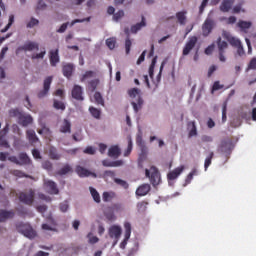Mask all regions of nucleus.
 <instances>
[{
	"instance_id": "obj_1",
	"label": "nucleus",
	"mask_w": 256,
	"mask_h": 256,
	"mask_svg": "<svg viewBox=\"0 0 256 256\" xmlns=\"http://www.w3.org/2000/svg\"><path fill=\"white\" fill-rule=\"evenodd\" d=\"M128 96L131 99V105L137 113L139 109H141V106L143 105V98L141 97V89L139 88H130L128 90Z\"/></svg>"
},
{
	"instance_id": "obj_2",
	"label": "nucleus",
	"mask_w": 256,
	"mask_h": 256,
	"mask_svg": "<svg viewBox=\"0 0 256 256\" xmlns=\"http://www.w3.org/2000/svg\"><path fill=\"white\" fill-rule=\"evenodd\" d=\"M145 175L149 179L150 183H152L153 187H157V185L161 183V174L155 166L146 168Z\"/></svg>"
},
{
	"instance_id": "obj_3",
	"label": "nucleus",
	"mask_w": 256,
	"mask_h": 256,
	"mask_svg": "<svg viewBox=\"0 0 256 256\" xmlns=\"http://www.w3.org/2000/svg\"><path fill=\"white\" fill-rule=\"evenodd\" d=\"M16 229L19 233H22V235H24V237H27L28 239H35V237H37V232H35V230H33V227H31V225L29 224H25L23 222L18 223L16 225Z\"/></svg>"
},
{
	"instance_id": "obj_4",
	"label": "nucleus",
	"mask_w": 256,
	"mask_h": 256,
	"mask_svg": "<svg viewBox=\"0 0 256 256\" xmlns=\"http://www.w3.org/2000/svg\"><path fill=\"white\" fill-rule=\"evenodd\" d=\"M8 161H10L11 163H15V165H31V158H29V156L27 155V153H20L17 156H9L8 157Z\"/></svg>"
},
{
	"instance_id": "obj_5",
	"label": "nucleus",
	"mask_w": 256,
	"mask_h": 256,
	"mask_svg": "<svg viewBox=\"0 0 256 256\" xmlns=\"http://www.w3.org/2000/svg\"><path fill=\"white\" fill-rule=\"evenodd\" d=\"M213 15V11H211L206 18L203 26H202V33L204 37H207L211 31H213V27H215V20L211 17Z\"/></svg>"
},
{
	"instance_id": "obj_6",
	"label": "nucleus",
	"mask_w": 256,
	"mask_h": 256,
	"mask_svg": "<svg viewBox=\"0 0 256 256\" xmlns=\"http://www.w3.org/2000/svg\"><path fill=\"white\" fill-rule=\"evenodd\" d=\"M51 83H53V76H48L44 79L43 89L38 93L39 99H45L49 95V90L51 89Z\"/></svg>"
},
{
	"instance_id": "obj_7",
	"label": "nucleus",
	"mask_w": 256,
	"mask_h": 256,
	"mask_svg": "<svg viewBox=\"0 0 256 256\" xmlns=\"http://www.w3.org/2000/svg\"><path fill=\"white\" fill-rule=\"evenodd\" d=\"M197 36H191L188 38V41L186 42L183 50H182V55L184 57H187V55H189V53H191V51H193V49H195V46L197 45Z\"/></svg>"
},
{
	"instance_id": "obj_8",
	"label": "nucleus",
	"mask_w": 256,
	"mask_h": 256,
	"mask_svg": "<svg viewBox=\"0 0 256 256\" xmlns=\"http://www.w3.org/2000/svg\"><path fill=\"white\" fill-rule=\"evenodd\" d=\"M218 51H219V61L225 63L227 58L225 57V50L229 47V44L226 41H223L221 37L217 39Z\"/></svg>"
},
{
	"instance_id": "obj_9",
	"label": "nucleus",
	"mask_w": 256,
	"mask_h": 256,
	"mask_svg": "<svg viewBox=\"0 0 256 256\" xmlns=\"http://www.w3.org/2000/svg\"><path fill=\"white\" fill-rule=\"evenodd\" d=\"M222 37L224 39H227L228 43H230V45H232V47H239L242 43L241 40L235 36H233V34H231V32H227V31H223L222 32Z\"/></svg>"
},
{
	"instance_id": "obj_10",
	"label": "nucleus",
	"mask_w": 256,
	"mask_h": 256,
	"mask_svg": "<svg viewBox=\"0 0 256 256\" xmlns=\"http://www.w3.org/2000/svg\"><path fill=\"white\" fill-rule=\"evenodd\" d=\"M0 128H1V122H0ZM9 133V123H6L5 127L0 131V147H5L6 149H9V142L5 140V135Z\"/></svg>"
},
{
	"instance_id": "obj_11",
	"label": "nucleus",
	"mask_w": 256,
	"mask_h": 256,
	"mask_svg": "<svg viewBox=\"0 0 256 256\" xmlns=\"http://www.w3.org/2000/svg\"><path fill=\"white\" fill-rule=\"evenodd\" d=\"M121 233H123V230L121 229V226L112 225L108 230V235L111 237V239H116V241L121 237Z\"/></svg>"
},
{
	"instance_id": "obj_12",
	"label": "nucleus",
	"mask_w": 256,
	"mask_h": 256,
	"mask_svg": "<svg viewBox=\"0 0 256 256\" xmlns=\"http://www.w3.org/2000/svg\"><path fill=\"white\" fill-rule=\"evenodd\" d=\"M183 171H185V166L181 165L178 166L176 169L172 170L170 173H168L167 177L169 185H171V181H175V179H177V177H179V175H181Z\"/></svg>"
},
{
	"instance_id": "obj_13",
	"label": "nucleus",
	"mask_w": 256,
	"mask_h": 256,
	"mask_svg": "<svg viewBox=\"0 0 256 256\" xmlns=\"http://www.w3.org/2000/svg\"><path fill=\"white\" fill-rule=\"evenodd\" d=\"M236 27H239L241 33H249V30L251 29V27H253V22L245 21V20H239L236 23Z\"/></svg>"
},
{
	"instance_id": "obj_14",
	"label": "nucleus",
	"mask_w": 256,
	"mask_h": 256,
	"mask_svg": "<svg viewBox=\"0 0 256 256\" xmlns=\"http://www.w3.org/2000/svg\"><path fill=\"white\" fill-rule=\"evenodd\" d=\"M34 199V193H21L19 195V200L21 201V203H25V205H33Z\"/></svg>"
},
{
	"instance_id": "obj_15",
	"label": "nucleus",
	"mask_w": 256,
	"mask_h": 256,
	"mask_svg": "<svg viewBox=\"0 0 256 256\" xmlns=\"http://www.w3.org/2000/svg\"><path fill=\"white\" fill-rule=\"evenodd\" d=\"M71 94L73 99H76V101H83L85 99L83 97V88L79 85H74Z\"/></svg>"
},
{
	"instance_id": "obj_16",
	"label": "nucleus",
	"mask_w": 256,
	"mask_h": 256,
	"mask_svg": "<svg viewBox=\"0 0 256 256\" xmlns=\"http://www.w3.org/2000/svg\"><path fill=\"white\" fill-rule=\"evenodd\" d=\"M18 125L22 127H29L33 123V117L31 115L23 114L17 120Z\"/></svg>"
},
{
	"instance_id": "obj_17",
	"label": "nucleus",
	"mask_w": 256,
	"mask_h": 256,
	"mask_svg": "<svg viewBox=\"0 0 256 256\" xmlns=\"http://www.w3.org/2000/svg\"><path fill=\"white\" fill-rule=\"evenodd\" d=\"M13 217H15V211L0 210V223H5L7 219H13Z\"/></svg>"
},
{
	"instance_id": "obj_18",
	"label": "nucleus",
	"mask_w": 256,
	"mask_h": 256,
	"mask_svg": "<svg viewBox=\"0 0 256 256\" xmlns=\"http://www.w3.org/2000/svg\"><path fill=\"white\" fill-rule=\"evenodd\" d=\"M188 137H197V123L195 121H190L187 124Z\"/></svg>"
},
{
	"instance_id": "obj_19",
	"label": "nucleus",
	"mask_w": 256,
	"mask_h": 256,
	"mask_svg": "<svg viewBox=\"0 0 256 256\" xmlns=\"http://www.w3.org/2000/svg\"><path fill=\"white\" fill-rule=\"evenodd\" d=\"M121 156V148H119L117 145L111 146L108 149V157H111L112 159H119Z\"/></svg>"
},
{
	"instance_id": "obj_20",
	"label": "nucleus",
	"mask_w": 256,
	"mask_h": 256,
	"mask_svg": "<svg viewBox=\"0 0 256 256\" xmlns=\"http://www.w3.org/2000/svg\"><path fill=\"white\" fill-rule=\"evenodd\" d=\"M76 173L79 175V177H97V174L90 172L81 166L76 167Z\"/></svg>"
},
{
	"instance_id": "obj_21",
	"label": "nucleus",
	"mask_w": 256,
	"mask_h": 256,
	"mask_svg": "<svg viewBox=\"0 0 256 256\" xmlns=\"http://www.w3.org/2000/svg\"><path fill=\"white\" fill-rule=\"evenodd\" d=\"M57 222L53 218H48V224H42L43 231H57Z\"/></svg>"
},
{
	"instance_id": "obj_22",
	"label": "nucleus",
	"mask_w": 256,
	"mask_h": 256,
	"mask_svg": "<svg viewBox=\"0 0 256 256\" xmlns=\"http://www.w3.org/2000/svg\"><path fill=\"white\" fill-rule=\"evenodd\" d=\"M234 3H235V0H223L220 5V11H222L223 13H229Z\"/></svg>"
},
{
	"instance_id": "obj_23",
	"label": "nucleus",
	"mask_w": 256,
	"mask_h": 256,
	"mask_svg": "<svg viewBox=\"0 0 256 256\" xmlns=\"http://www.w3.org/2000/svg\"><path fill=\"white\" fill-rule=\"evenodd\" d=\"M22 51H39L37 42H28L21 47Z\"/></svg>"
},
{
	"instance_id": "obj_24",
	"label": "nucleus",
	"mask_w": 256,
	"mask_h": 256,
	"mask_svg": "<svg viewBox=\"0 0 256 256\" xmlns=\"http://www.w3.org/2000/svg\"><path fill=\"white\" fill-rule=\"evenodd\" d=\"M59 63V49L50 52V64L52 67H56Z\"/></svg>"
},
{
	"instance_id": "obj_25",
	"label": "nucleus",
	"mask_w": 256,
	"mask_h": 256,
	"mask_svg": "<svg viewBox=\"0 0 256 256\" xmlns=\"http://www.w3.org/2000/svg\"><path fill=\"white\" fill-rule=\"evenodd\" d=\"M233 13L235 14H239V13H247V9H245V2L244 1H240L238 4H236L233 7Z\"/></svg>"
},
{
	"instance_id": "obj_26",
	"label": "nucleus",
	"mask_w": 256,
	"mask_h": 256,
	"mask_svg": "<svg viewBox=\"0 0 256 256\" xmlns=\"http://www.w3.org/2000/svg\"><path fill=\"white\" fill-rule=\"evenodd\" d=\"M60 133H71V122L64 119L60 126Z\"/></svg>"
},
{
	"instance_id": "obj_27",
	"label": "nucleus",
	"mask_w": 256,
	"mask_h": 256,
	"mask_svg": "<svg viewBox=\"0 0 256 256\" xmlns=\"http://www.w3.org/2000/svg\"><path fill=\"white\" fill-rule=\"evenodd\" d=\"M73 71H75V66H73V64H65L63 66L64 77H71V75H73Z\"/></svg>"
},
{
	"instance_id": "obj_28",
	"label": "nucleus",
	"mask_w": 256,
	"mask_h": 256,
	"mask_svg": "<svg viewBox=\"0 0 256 256\" xmlns=\"http://www.w3.org/2000/svg\"><path fill=\"white\" fill-rule=\"evenodd\" d=\"M195 175H198L197 168H193L192 171L187 175L182 187L189 185L193 181V177H195Z\"/></svg>"
},
{
	"instance_id": "obj_29",
	"label": "nucleus",
	"mask_w": 256,
	"mask_h": 256,
	"mask_svg": "<svg viewBox=\"0 0 256 256\" xmlns=\"http://www.w3.org/2000/svg\"><path fill=\"white\" fill-rule=\"evenodd\" d=\"M44 185L46 189H49V191H52L53 193H59V190L57 189V184L51 180H45Z\"/></svg>"
},
{
	"instance_id": "obj_30",
	"label": "nucleus",
	"mask_w": 256,
	"mask_h": 256,
	"mask_svg": "<svg viewBox=\"0 0 256 256\" xmlns=\"http://www.w3.org/2000/svg\"><path fill=\"white\" fill-rule=\"evenodd\" d=\"M26 137L31 143H37V141H39V138L37 137L35 130H27Z\"/></svg>"
},
{
	"instance_id": "obj_31",
	"label": "nucleus",
	"mask_w": 256,
	"mask_h": 256,
	"mask_svg": "<svg viewBox=\"0 0 256 256\" xmlns=\"http://www.w3.org/2000/svg\"><path fill=\"white\" fill-rule=\"evenodd\" d=\"M147 23L145 22V17H142V21L140 23L135 24L131 27V33H137L138 31H141L143 27H146Z\"/></svg>"
},
{
	"instance_id": "obj_32",
	"label": "nucleus",
	"mask_w": 256,
	"mask_h": 256,
	"mask_svg": "<svg viewBox=\"0 0 256 256\" xmlns=\"http://www.w3.org/2000/svg\"><path fill=\"white\" fill-rule=\"evenodd\" d=\"M177 20L180 23V25H186L187 24V12H178L176 14Z\"/></svg>"
},
{
	"instance_id": "obj_33",
	"label": "nucleus",
	"mask_w": 256,
	"mask_h": 256,
	"mask_svg": "<svg viewBox=\"0 0 256 256\" xmlns=\"http://www.w3.org/2000/svg\"><path fill=\"white\" fill-rule=\"evenodd\" d=\"M127 141H128V146L124 152V157H129V155H131V152L133 151V138H131V136H128Z\"/></svg>"
},
{
	"instance_id": "obj_34",
	"label": "nucleus",
	"mask_w": 256,
	"mask_h": 256,
	"mask_svg": "<svg viewBox=\"0 0 256 256\" xmlns=\"http://www.w3.org/2000/svg\"><path fill=\"white\" fill-rule=\"evenodd\" d=\"M94 102L97 103V105H102V107L105 106V100H103V96L99 92H95L93 96Z\"/></svg>"
},
{
	"instance_id": "obj_35",
	"label": "nucleus",
	"mask_w": 256,
	"mask_h": 256,
	"mask_svg": "<svg viewBox=\"0 0 256 256\" xmlns=\"http://www.w3.org/2000/svg\"><path fill=\"white\" fill-rule=\"evenodd\" d=\"M149 191H151V185L142 184L137 188L136 193H149Z\"/></svg>"
},
{
	"instance_id": "obj_36",
	"label": "nucleus",
	"mask_w": 256,
	"mask_h": 256,
	"mask_svg": "<svg viewBox=\"0 0 256 256\" xmlns=\"http://www.w3.org/2000/svg\"><path fill=\"white\" fill-rule=\"evenodd\" d=\"M49 157L56 161H59V159H61V155H59V153H57V148H55V147L50 148Z\"/></svg>"
},
{
	"instance_id": "obj_37",
	"label": "nucleus",
	"mask_w": 256,
	"mask_h": 256,
	"mask_svg": "<svg viewBox=\"0 0 256 256\" xmlns=\"http://www.w3.org/2000/svg\"><path fill=\"white\" fill-rule=\"evenodd\" d=\"M45 55H47L46 50H42L40 53H33L31 55V60L35 61V60H39V59H45Z\"/></svg>"
},
{
	"instance_id": "obj_38",
	"label": "nucleus",
	"mask_w": 256,
	"mask_h": 256,
	"mask_svg": "<svg viewBox=\"0 0 256 256\" xmlns=\"http://www.w3.org/2000/svg\"><path fill=\"white\" fill-rule=\"evenodd\" d=\"M89 112L91 113L92 117H94L95 119H100V117H101V110L91 106L89 108Z\"/></svg>"
},
{
	"instance_id": "obj_39",
	"label": "nucleus",
	"mask_w": 256,
	"mask_h": 256,
	"mask_svg": "<svg viewBox=\"0 0 256 256\" xmlns=\"http://www.w3.org/2000/svg\"><path fill=\"white\" fill-rule=\"evenodd\" d=\"M220 21H225L226 25H235L237 23V17L235 16H230L228 18H221Z\"/></svg>"
},
{
	"instance_id": "obj_40",
	"label": "nucleus",
	"mask_w": 256,
	"mask_h": 256,
	"mask_svg": "<svg viewBox=\"0 0 256 256\" xmlns=\"http://www.w3.org/2000/svg\"><path fill=\"white\" fill-rule=\"evenodd\" d=\"M124 229H125L124 237H126V239H131V223L125 222Z\"/></svg>"
},
{
	"instance_id": "obj_41",
	"label": "nucleus",
	"mask_w": 256,
	"mask_h": 256,
	"mask_svg": "<svg viewBox=\"0 0 256 256\" xmlns=\"http://www.w3.org/2000/svg\"><path fill=\"white\" fill-rule=\"evenodd\" d=\"M155 65H157V56L152 59V63L149 67V77L153 79V73L155 71Z\"/></svg>"
},
{
	"instance_id": "obj_42",
	"label": "nucleus",
	"mask_w": 256,
	"mask_h": 256,
	"mask_svg": "<svg viewBox=\"0 0 256 256\" xmlns=\"http://www.w3.org/2000/svg\"><path fill=\"white\" fill-rule=\"evenodd\" d=\"M136 143L139 145V147H145V143L143 142V132H141V129H139V132L136 136Z\"/></svg>"
},
{
	"instance_id": "obj_43",
	"label": "nucleus",
	"mask_w": 256,
	"mask_h": 256,
	"mask_svg": "<svg viewBox=\"0 0 256 256\" xmlns=\"http://www.w3.org/2000/svg\"><path fill=\"white\" fill-rule=\"evenodd\" d=\"M95 77V72L87 71L81 78V81H89V79H93Z\"/></svg>"
},
{
	"instance_id": "obj_44",
	"label": "nucleus",
	"mask_w": 256,
	"mask_h": 256,
	"mask_svg": "<svg viewBox=\"0 0 256 256\" xmlns=\"http://www.w3.org/2000/svg\"><path fill=\"white\" fill-rule=\"evenodd\" d=\"M22 114H23V112H21L19 109H11V110H9V116L10 117H16L17 121L21 117Z\"/></svg>"
},
{
	"instance_id": "obj_45",
	"label": "nucleus",
	"mask_w": 256,
	"mask_h": 256,
	"mask_svg": "<svg viewBox=\"0 0 256 256\" xmlns=\"http://www.w3.org/2000/svg\"><path fill=\"white\" fill-rule=\"evenodd\" d=\"M87 238L90 245H95V243H99V238L97 236H93V233L91 232L88 233Z\"/></svg>"
},
{
	"instance_id": "obj_46",
	"label": "nucleus",
	"mask_w": 256,
	"mask_h": 256,
	"mask_svg": "<svg viewBox=\"0 0 256 256\" xmlns=\"http://www.w3.org/2000/svg\"><path fill=\"white\" fill-rule=\"evenodd\" d=\"M125 17V12L123 10H119L118 12L114 13L113 15V21L119 22L121 21V18Z\"/></svg>"
},
{
	"instance_id": "obj_47",
	"label": "nucleus",
	"mask_w": 256,
	"mask_h": 256,
	"mask_svg": "<svg viewBox=\"0 0 256 256\" xmlns=\"http://www.w3.org/2000/svg\"><path fill=\"white\" fill-rule=\"evenodd\" d=\"M11 131H12V133H14V135H18L19 137H21V135H23V132H21V128H19V125H17V124H13L11 126Z\"/></svg>"
},
{
	"instance_id": "obj_48",
	"label": "nucleus",
	"mask_w": 256,
	"mask_h": 256,
	"mask_svg": "<svg viewBox=\"0 0 256 256\" xmlns=\"http://www.w3.org/2000/svg\"><path fill=\"white\" fill-rule=\"evenodd\" d=\"M11 173L12 175H14V177H18L19 179L23 177H30L29 175L25 174V172L21 170H13Z\"/></svg>"
},
{
	"instance_id": "obj_49",
	"label": "nucleus",
	"mask_w": 256,
	"mask_h": 256,
	"mask_svg": "<svg viewBox=\"0 0 256 256\" xmlns=\"http://www.w3.org/2000/svg\"><path fill=\"white\" fill-rule=\"evenodd\" d=\"M71 171H73V168H71L69 165H65L59 170V175H67L68 173H71Z\"/></svg>"
},
{
	"instance_id": "obj_50",
	"label": "nucleus",
	"mask_w": 256,
	"mask_h": 256,
	"mask_svg": "<svg viewBox=\"0 0 256 256\" xmlns=\"http://www.w3.org/2000/svg\"><path fill=\"white\" fill-rule=\"evenodd\" d=\"M37 25H39V21L36 18H31L26 27L28 29H33V27H37Z\"/></svg>"
},
{
	"instance_id": "obj_51",
	"label": "nucleus",
	"mask_w": 256,
	"mask_h": 256,
	"mask_svg": "<svg viewBox=\"0 0 256 256\" xmlns=\"http://www.w3.org/2000/svg\"><path fill=\"white\" fill-rule=\"evenodd\" d=\"M213 152H211L209 154V156L205 159V163H204V169L205 171H207V169H209V166L211 165V161L213 159Z\"/></svg>"
},
{
	"instance_id": "obj_52",
	"label": "nucleus",
	"mask_w": 256,
	"mask_h": 256,
	"mask_svg": "<svg viewBox=\"0 0 256 256\" xmlns=\"http://www.w3.org/2000/svg\"><path fill=\"white\" fill-rule=\"evenodd\" d=\"M53 105L56 109H60L61 111H65V104L62 101L54 100Z\"/></svg>"
},
{
	"instance_id": "obj_53",
	"label": "nucleus",
	"mask_w": 256,
	"mask_h": 256,
	"mask_svg": "<svg viewBox=\"0 0 256 256\" xmlns=\"http://www.w3.org/2000/svg\"><path fill=\"white\" fill-rule=\"evenodd\" d=\"M229 147H231V144H229V142H223L220 147L221 153H227L229 151Z\"/></svg>"
},
{
	"instance_id": "obj_54",
	"label": "nucleus",
	"mask_w": 256,
	"mask_h": 256,
	"mask_svg": "<svg viewBox=\"0 0 256 256\" xmlns=\"http://www.w3.org/2000/svg\"><path fill=\"white\" fill-rule=\"evenodd\" d=\"M42 167H43V169H46L47 171H51L53 169V164L51 163V161L46 160L42 163Z\"/></svg>"
},
{
	"instance_id": "obj_55",
	"label": "nucleus",
	"mask_w": 256,
	"mask_h": 256,
	"mask_svg": "<svg viewBox=\"0 0 256 256\" xmlns=\"http://www.w3.org/2000/svg\"><path fill=\"white\" fill-rule=\"evenodd\" d=\"M131 45H132L131 40H129V38H127L126 41H125L126 55H129V53H131Z\"/></svg>"
},
{
	"instance_id": "obj_56",
	"label": "nucleus",
	"mask_w": 256,
	"mask_h": 256,
	"mask_svg": "<svg viewBox=\"0 0 256 256\" xmlns=\"http://www.w3.org/2000/svg\"><path fill=\"white\" fill-rule=\"evenodd\" d=\"M115 43H116L115 38H109L106 40V45L110 49H113L115 47Z\"/></svg>"
},
{
	"instance_id": "obj_57",
	"label": "nucleus",
	"mask_w": 256,
	"mask_h": 256,
	"mask_svg": "<svg viewBox=\"0 0 256 256\" xmlns=\"http://www.w3.org/2000/svg\"><path fill=\"white\" fill-rule=\"evenodd\" d=\"M96 152H97V150L95 149V147H92V146H88L84 150V153H86L87 155H95Z\"/></svg>"
},
{
	"instance_id": "obj_58",
	"label": "nucleus",
	"mask_w": 256,
	"mask_h": 256,
	"mask_svg": "<svg viewBox=\"0 0 256 256\" xmlns=\"http://www.w3.org/2000/svg\"><path fill=\"white\" fill-rule=\"evenodd\" d=\"M236 49H237V55L239 57H243V55H245V49L243 48V44L236 46Z\"/></svg>"
},
{
	"instance_id": "obj_59",
	"label": "nucleus",
	"mask_w": 256,
	"mask_h": 256,
	"mask_svg": "<svg viewBox=\"0 0 256 256\" xmlns=\"http://www.w3.org/2000/svg\"><path fill=\"white\" fill-rule=\"evenodd\" d=\"M115 183H117V185H120L121 187H124V189H127V187H129V184H127L125 180H121L119 178L115 179Z\"/></svg>"
},
{
	"instance_id": "obj_60",
	"label": "nucleus",
	"mask_w": 256,
	"mask_h": 256,
	"mask_svg": "<svg viewBox=\"0 0 256 256\" xmlns=\"http://www.w3.org/2000/svg\"><path fill=\"white\" fill-rule=\"evenodd\" d=\"M213 51H215V44H211L205 49V55H212Z\"/></svg>"
},
{
	"instance_id": "obj_61",
	"label": "nucleus",
	"mask_w": 256,
	"mask_h": 256,
	"mask_svg": "<svg viewBox=\"0 0 256 256\" xmlns=\"http://www.w3.org/2000/svg\"><path fill=\"white\" fill-rule=\"evenodd\" d=\"M73 139L74 141H83V134L81 131L76 132L75 134H73Z\"/></svg>"
},
{
	"instance_id": "obj_62",
	"label": "nucleus",
	"mask_w": 256,
	"mask_h": 256,
	"mask_svg": "<svg viewBox=\"0 0 256 256\" xmlns=\"http://www.w3.org/2000/svg\"><path fill=\"white\" fill-rule=\"evenodd\" d=\"M67 27H69V22L62 24L60 29L57 30V33H65V31H67Z\"/></svg>"
},
{
	"instance_id": "obj_63",
	"label": "nucleus",
	"mask_w": 256,
	"mask_h": 256,
	"mask_svg": "<svg viewBox=\"0 0 256 256\" xmlns=\"http://www.w3.org/2000/svg\"><path fill=\"white\" fill-rule=\"evenodd\" d=\"M147 202H140L138 203L137 207H138V211H145V209H147Z\"/></svg>"
},
{
	"instance_id": "obj_64",
	"label": "nucleus",
	"mask_w": 256,
	"mask_h": 256,
	"mask_svg": "<svg viewBox=\"0 0 256 256\" xmlns=\"http://www.w3.org/2000/svg\"><path fill=\"white\" fill-rule=\"evenodd\" d=\"M248 69H256V58H252L249 65Z\"/></svg>"
}]
</instances>
